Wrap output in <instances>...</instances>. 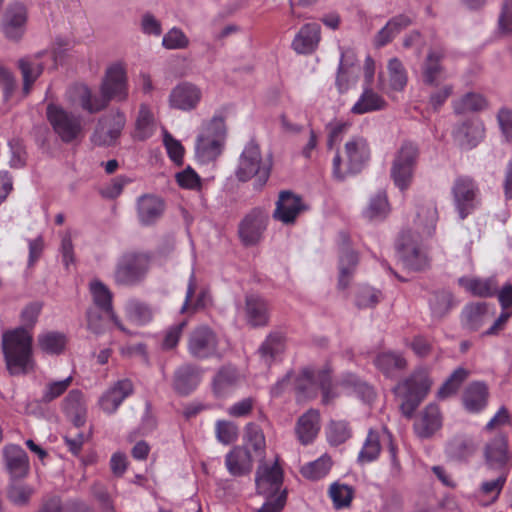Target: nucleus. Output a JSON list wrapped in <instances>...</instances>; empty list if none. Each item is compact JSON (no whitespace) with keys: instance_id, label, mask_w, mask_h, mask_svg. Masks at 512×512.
<instances>
[{"instance_id":"obj_1","label":"nucleus","mask_w":512,"mask_h":512,"mask_svg":"<svg viewBox=\"0 0 512 512\" xmlns=\"http://www.w3.org/2000/svg\"><path fill=\"white\" fill-rule=\"evenodd\" d=\"M438 220L437 209L432 206L422 207L415 220L417 239L410 231L404 232L397 246L398 257L403 265L414 271L424 269L428 264V259L421 242L431 237L435 232L436 222Z\"/></svg>"},{"instance_id":"obj_2","label":"nucleus","mask_w":512,"mask_h":512,"mask_svg":"<svg viewBox=\"0 0 512 512\" xmlns=\"http://www.w3.org/2000/svg\"><path fill=\"white\" fill-rule=\"evenodd\" d=\"M1 346L7 369L11 375L26 374L34 367L33 336L24 327L2 334Z\"/></svg>"},{"instance_id":"obj_3","label":"nucleus","mask_w":512,"mask_h":512,"mask_svg":"<svg viewBox=\"0 0 512 512\" xmlns=\"http://www.w3.org/2000/svg\"><path fill=\"white\" fill-rule=\"evenodd\" d=\"M272 158L264 157L255 140L244 146L235 169V176L241 182L254 179L256 189H261L268 181L272 170Z\"/></svg>"},{"instance_id":"obj_4","label":"nucleus","mask_w":512,"mask_h":512,"mask_svg":"<svg viewBox=\"0 0 512 512\" xmlns=\"http://www.w3.org/2000/svg\"><path fill=\"white\" fill-rule=\"evenodd\" d=\"M227 136L224 117L215 114L204 123L196 138L195 157L201 164H209L222 154Z\"/></svg>"},{"instance_id":"obj_5","label":"nucleus","mask_w":512,"mask_h":512,"mask_svg":"<svg viewBox=\"0 0 512 512\" xmlns=\"http://www.w3.org/2000/svg\"><path fill=\"white\" fill-rule=\"evenodd\" d=\"M370 158V148L365 138L354 136L344 145V155L339 152L332 160V175L338 181L359 173Z\"/></svg>"},{"instance_id":"obj_6","label":"nucleus","mask_w":512,"mask_h":512,"mask_svg":"<svg viewBox=\"0 0 512 512\" xmlns=\"http://www.w3.org/2000/svg\"><path fill=\"white\" fill-rule=\"evenodd\" d=\"M150 268V256L144 252L128 251L116 262L113 279L116 285L132 287L142 282Z\"/></svg>"},{"instance_id":"obj_7","label":"nucleus","mask_w":512,"mask_h":512,"mask_svg":"<svg viewBox=\"0 0 512 512\" xmlns=\"http://www.w3.org/2000/svg\"><path fill=\"white\" fill-rule=\"evenodd\" d=\"M432 381L427 371L418 369L394 388L395 394L402 399L400 408L406 417H411L430 390Z\"/></svg>"},{"instance_id":"obj_8","label":"nucleus","mask_w":512,"mask_h":512,"mask_svg":"<svg viewBox=\"0 0 512 512\" xmlns=\"http://www.w3.org/2000/svg\"><path fill=\"white\" fill-rule=\"evenodd\" d=\"M46 116L54 133L62 142L69 144L82 136L83 126L80 116L54 103L47 105Z\"/></svg>"},{"instance_id":"obj_9","label":"nucleus","mask_w":512,"mask_h":512,"mask_svg":"<svg viewBox=\"0 0 512 512\" xmlns=\"http://www.w3.org/2000/svg\"><path fill=\"white\" fill-rule=\"evenodd\" d=\"M187 348L189 354L198 360L220 359L223 356L218 335L205 325L195 328L189 334Z\"/></svg>"},{"instance_id":"obj_10","label":"nucleus","mask_w":512,"mask_h":512,"mask_svg":"<svg viewBox=\"0 0 512 512\" xmlns=\"http://www.w3.org/2000/svg\"><path fill=\"white\" fill-rule=\"evenodd\" d=\"M418 159V148L411 142H405L395 154L391 167V177L400 190H406L413 178Z\"/></svg>"},{"instance_id":"obj_11","label":"nucleus","mask_w":512,"mask_h":512,"mask_svg":"<svg viewBox=\"0 0 512 512\" xmlns=\"http://www.w3.org/2000/svg\"><path fill=\"white\" fill-rule=\"evenodd\" d=\"M454 205L460 219H465L479 204V188L469 176H458L452 186Z\"/></svg>"},{"instance_id":"obj_12","label":"nucleus","mask_w":512,"mask_h":512,"mask_svg":"<svg viewBox=\"0 0 512 512\" xmlns=\"http://www.w3.org/2000/svg\"><path fill=\"white\" fill-rule=\"evenodd\" d=\"M100 92L108 103L112 100L121 102L127 99V75L125 68L121 64H113L107 69L100 86Z\"/></svg>"},{"instance_id":"obj_13","label":"nucleus","mask_w":512,"mask_h":512,"mask_svg":"<svg viewBox=\"0 0 512 512\" xmlns=\"http://www.w3.org/2000/svg\"><path fill=\"white\" fill-rule=\"evenodd\" d=\"M269 222V214L262 208H254L239 224V237L246 246L257 244Z\"/></svg>"},{"instance_id":"obj_14","label":"nucleus","mask_w":512,"mask_h":512,"mask_svg":"<svg viewBox=\"0 0 512 512\" xmlns=\"http://www.w3.org/2000/svg\"><path fill=\"white\" fill-rule=\"evenodd\" d=\"M27 19V9L22 3L10 4L1 20V30L6 39L13 42L20 41L26 31Z\"/></svg>"},{"instance_id":"obj_15","label":"nucleus","mask_w":512,"mask_h":512,"mask_svg":"<svg viewBox=\"0 0 512 512\" xmlns=\"http://www.w3.org/2000/svg\"><path fill=\"white\" fill-rule=\"evenodd\" d=\"M133 393V382L128 378L119 379L101 394L98 405L105 414L113 415Z\"/></svg>"},{"instance_id":"obj_16","label":"nucleus","mask_w":512,"mask_h":512,"mask_svg":"<svg viewBox=\"0 0 512 512\" xmlns=\"http://www.w3.org/2000/svg\"><path fill=\"white\" fill-rule=\"evenodd\" d=\"M125 122V116L120 112L101 118L91 136L92 143L97 146L114 145L125 126Z\"/></svg>"},{"instance_id":"obj_17","label":"nucleus","mask_w":512,"mask_h":512,"mask_svg":"<svg viewBox=\"0 0 512 512\" xmlns=\"http://www.w3.org/2000/svg\"><path fill=\"white\" fill-rule=\"evenodd\" d=\"M495 316V308L485 302L466 304L461 312V325L469 332H476Z\"/></svg>"},{"instance_id":"obj_18","label":"nucleus","mask_w":512,"mask_h":512,"mask_svg":"<svg viewBox=\"0 0 512 512\" xmlns=\"http://www.w3.org/2000/svg\"><path fill=\"white\" fill-rule=\"evenodd\" d=\"M272 217L284 225H292L305 209L302 199L290 191H281Z\"/></svg>"},{"instance_id":"obj_19","label":"nucleus","mask_w":512,"mask_h":512,"mask_svg":"<svg viewBox=\"0 0 512 512\" xmlns=\"http://www.w3.org/2000/svg\"><path fill=\"white\" fill-rule=\"evenodd\" d=\"M47 54V50H41L34 54L21 57L17 61V67L22 76V93L24 96L30 94L34 83L43 73L44 64L40 60Z\"/></svg>"},{"instance_id":"obj_20","label":"nucleus","mask_w":512,"mask_h":512,"mask_svg":"<svg viewBox=\"0 0 512 512\" xmlns=\"http://www.w3.org/2000/svg\"><path fill=\"white\" fill-rule=\"evenodd\" d=\"M283 482V472L277 461L273 465L261 463L256 472L255 483L260 494L277 493Z\"/></svg>"},{"instance_id":"obj_21","label":"nucleus","mask_w":512,"mask_h":512,"mask_svg":"<svg viewBox=\"0 0 512 512\" xmlns=\"http://www.w3.org/2000/svg\"><path fill=\"white\" fill-rule=\"evenodd\" d=\"M202 379V370L193 364H183L179 366L173 375V389L182 396L192 393L200 384Z\"/></svg>"},{"instance_id":"obj_22","label":"nucleus","mask_w":512,"mask_h":512,"mask_svg":"<svg viewBox=\"0 0 512 512\" xmlns=\"http://www.w3.org/2000/svg\"><path fill=\"white\" fill-rule=\"evenodd\" d=\"M5 468L12 480L24 478L29 471V458L22 447L15 444L3 448Z\"/></svg>"},{"instance_id":"obj_23","label":"nucleus","mask_w":512,"mask_h":512,"mask_svg":"<svg viewBox=\"0 0 512 512\" xmlns=\"http://www.w3.org/2000/svg\"><path fill=\"white\" fill-rule=\"evenodd\" d=\"M201 97V90L197 86L184 82L172 89L169 95V104L172 108L190 111L197 107Z\"/></svg>"},{"instance_id":"obj_24","label":"nucleus","mask_w":512,"mask_h":512,"mask_svg":"<svg viewBox=\"0 0 512 512\" xmlns=\"http://www.w3.org/2000/svg\"><path fill=\"white\" fill-rule=\"evenodd\" d=\"M359 67L355 65V55L352 51L341 49V57L336 77V87L340 93L347 92L357 82Z\"/></svg>"},{"instance_id":"obj_25","label":"nucleus","mask_w":512,"mask_h":512,"mask_svg":"<svg viewBox=\"0 0 512 512\" xmlns=\"http://www.w3.org/2000/svg\"><path fill=\"white\" fill-rule=\"evenodd\" d=\"M484 127L477 118L469 119L457 125L453 130V137L463 149H472L483 138Z\"/></svg>"},{"instance_id":"obj_26","label":"nucleus","mask_w":512,"mask_h":512,"mask_svg":"<svg viewBox=\"0 0 512 512\" xmlns=\"http://www.w3.org/2000/svg\"><path fill=\"white\" fill-rule=\"evenodd\" d=\"M225 467L234 477L250 474L253 460L250 451L243 446H235L225 456Z\"/></svg>"},{"instance_id":"obj_27","label":"nucleus","mask_w":512,"mask_h":512,"mask_svg":"<svg viewBox=\"0 0 512 512\" xmlns=\"http://www.w3.org/2000/svg\"><path fill=\"white\" fill-rule=\"evenodd\" d=\"M388 86L384 77L379 75V88L389 94L391 91H402L407 85L408 76L403 63L398 58H391L387 64Z\"/></svg>"},{"instance_id":"obj_28","label":"nucleus","mask_w":512,"mask_h":512,"mask_svg":"<svg viewBox=\"0 0 512 512\" xmlns=\"http://www.w3.org/2000/svg\"><path fill=\"white\" fill-rule=\"evenodd\" d=\"M245 315L252 327H263L269 321L268 303L261 296L249 294L245 298Z\"/></svg>"},{"instance_id":"obj_29","label":"nucleus","mask_w":512,"mask_h":512,"mask_svg":"<svg viewBox=\"0 0 512 512\" xmlns=\"http://www.w3.org/2000/svg\"><path fill=\"white\" fill-rule=\"evenodd\" d=\"M285 349V338L279 332L270 333L257 350L260 361L267 367L275 363Z\"/></svg>"},{"instance_id":"obj_30","label":"nucleus","mask_w":512,"mask_h":512,"mask_svg":"<svg viewBox=\"0 0 512 512\" xmlns=\"http://www.w3.org/2000/svg\"><path fill=\"white\" fill-rule=\"evenodd\" d=\"M72 90L79 106L90 114L104 110L109 104L101 92L95 94L84 84L75 85Z\"/></svg>"},{"instance_id":"obj_31","label":"nucleus","mask_w":512,"mask_h":512,"mask_svg":"<svg viewBox=\"0 0 512 512\" xmlns=\"http://www.w3.org/2000/svg\"><path fill=\"white\" fill-rule=\"evenodd\" d=\"M320 431V413L318 410L310 409L299 417L295 432L303 445L311 443Z\"/></svg>"},{"instance_id":"obj_32","label":"nucleus","mask_w":512,"mask_h":512,"mask_svg":"<svg viewBox=\"0 0 512 512\" xmlns=\"http://www.w3.org/2000/svg\"><path fill=\"white\" fill-rule=\"evenodd\" d=\"M442 427V416L436 404H429L415 423L414 428L420 438H429Z\"/></svg>"},{"instance_id":"obj_33","label":"nucleus","mask_w":512,"mask_h":512,"mask_svg":"<svg viewBox=\"0 0 512 512\" xmlns=\"http://www.w3.org/2000/svg\"><path fill=\"white\" fill-rule=\"evenodd\" d=\"M320 30L317 23L305 24L292 42L293 49L299 54L312 53L320 41Z\"/></svg>"},{"instance_id":"obj_34","label":"nucleus","mask_w":512,"mask_h":512,"mask_svg":"<svg viewBox=\"0 0 512 512\" xmlns=\"http://www.w3.org/2000/svg\"><path fill=\"white\" fill-rule=\"evenodd\" d=\"M390 210L386 191L379 190L369 197L368 203L362 211V216L369 222H381L387 218Z\"/></svg>"},{"instance_id":"obj_35","label":"nucleus","mask_w":512,"mask_h":512,"mask_svg":"<svg viewBox=\"0 0 512 512\" xmlns=\"http://www.w3.org/2000/svg\"><path fill=\"white\" fill-rule=\"evenodd\" d=\"M90 292L93 297L95 305L103 312L109 314L111 320L120 330L125 331V328L123 327L118 317L113 312L112 293L109 290V288L103 282L99 280H94L90 283Z\"/></svg>"},{"instance_id":"obj_36","label":"nucleus","mask_w":512,"mask_h":512,"mask_svg":"<svg viewBox=\"0 0 512 512\" xmlns=\"http://www.w3.org/2000/svg\"><path fill=\"white\" fill-rule=\"evenodd\" d=\"M485 458L491 468L501 469L509 461L507 439L503 435H498L487 443L485 448Z\"/></svg>"},{"instance_id":"obj_37","label":"nucleus","mask_w":512,"mask_h":512,"mask_svg":"<svg viewBox=\"0 0 512 512\" xmlns=\"http://www.w3.org/2000/svg\"><path fill=\"white\" fill-rule=\"evenodd\" d=\"M63 410L76 427L84 425L87 408L83 393L80 390H71L63 401Z\"/></svg>"},{"instance_id":"obj_38","label":"nucleus","mask_w":512,"mask_h":512,"mask_svg":"<svg viewBox=\"0 0 512 512\" xmlns=\"http://www.w3.org/2000/svg\"><path fill=\"white\" fill-rule=\"evenodd\" d=\"M412 24V18L405 14L391 18L386 25L376 34L374 44L383 47L391 42L396 35Z\"/></svg>"},{"instance_id":"obj_39","label":"nucleus","mask_w":512,"mask_h":512,"mask_svg":"<svg viewBox=\"0 0 512 512\" xmlns=\"http://www.w3.org/2000/svg\"><path fill=\"white\" fill-rule=\"evenodd\" d=\"M240 382V375L232 366L222 367L213 379V391L217 397L230 394Z\"/></svg>"},{"instance_id":"obj_40","label":"nucleus","mask_w":512,"mask_h":512,"mask_svg":"<svg viewBox=\"0 0 512 512\" xmlns=\"http://www.w3.org/2000/svg\"><path fill=\"white\" fill-rule=\"evenodd\" d=\"M164 211L163 201L153 195H144L138 200V216L144 225H150L158 220Z\"/></svg>"},{"instance_id":"obj_41","label":"nucleus","mask_w":512,"mask_h":512,"mask_svg":"<svg viewBox=\"0 0 512 512\" xmlns=\"http://www.w3.org/2000/svg\"><path fill=\"white\" fill-rule=\"evenodd\" d=\"M294 389L299 400L315 398L319 389L317 371L304 368L294 381Z\"/></svg>"},{"instance_id":"obj_42","label":"nucleus","mask_w":512,"mask_h":512,"mask_svg":"<svg viewBox=\"0 0 512 512\" xmlns=\"http://www.w3.org/2000/svg\"><path fill=\"white\" fill-rule=\"evenodd\" d=\"M458 282L460 286L474 296L492 297L497 293V280L495 277L485 279L461 277Z\"/></svg>"},{"instance_id":"obj_43","label":"nucleus","mask_w":512,"mask_h":512,"mask_svg":"<svg viewBox=\"0 0 512 512\" xmlns=\"http://www.w3.org/2000/svg\"><path fill=\"white\" fill-rule=\"evenodd\" d=\"M386 101L369 86H365L362 94L352 106L351 112L362 115L384 109Z\"/></svg>"},{"instance_id":"obj_44","label":"nucleus","mask_w":512,"mask_h":512,"mask_svg":"<svg viewBox=\"0 0 512 512\" xmlns=\"http://www.w3.org/2000/svg\"><path fill=\"white\" fill-rule=\"evenodd\" d=\"M443 53L438 50H430L423 64V81L425 84L434 86L444 79L441 60Z\"/></svg>"},{"instance_id":"obj_45","label":"nucleus","mask_w":512,"mask_h":512,"mask_svg":"<svg viewBox=\"0 0 512 512\" xmlns=\"http://www.w3.org/2000/svg\"><path fill=\"white\" fill-rule=\"evenodd\" d=\"M37 343L42 352L49 355H60L65 350L67 338L61 332L46 331L38 335Z\"/></svg>"},{"instance_id":"obj_46","label":"nucleus","mask_w":512,"mask_h":512,"mask_svg":"<svg viewBox=\"0 0 512 512\" xmlns=\"http://www.w3.org/2000/svg\"><path fill=\"white\" fill-rule=\"evenodd\" d=\"M488 390L484 383L470 384L463 396L465 408L471 412H478L486 406Z\"/></svg>"},{"instance_id":"obj_47","label":"nucleus","mask_w":512,"mask_h":512,"mask_svg":"<svg viewBox=\"0 0 512 512\" xmlns=\"http://www.w3.org/2000/svg\"><path fill=\"white\" fill-rule=\"evenodd\" d=\"M357 264V253L349 248L343 249L339 259L338 286L340 289H346L348 287Z\"/></svg>"},{"instance_id":"obj_48","label":"nucleus","mask_w":512,"mask_h":512,"mask_svg":"<svg viewBox=\"0 0 512 512\" xmlns=\"http://www.w3.org/2000/svg\"><path fill=\"white\" fill-rule=\"evenodd\" d=\"M374 364L386 377H393L395 372L405 369L407 362L400 353L383 352L375 358Z\"/></svg>"},{"instance_id":"obj_49","label":"nucleus","mask_w":512,"mask_h":512,"mask_svg":"<svg viewBox=\"0 0 512 512\" xmlns=\"http://www.w3.org/2000/svg\"><path fill=\"white\" fill-rule=\"evenodd\" d=\"M476 450L471 438L456 436L446 445V454L453 459L462 460L470 457Z\"/></svg>"},{"instance_id":"obj_50","label":"nucleus","mask_w":512,"mask_h":512,"mask_svg":"<svg viewBox=\"0 0 512 512\" xmlns=\"http://www.w3.org/2000/svg\"><path fill=\"white\" fill-rule=\"evenodd\" d=\"M328 494L335 509L340 510L350 506L354 497V490L351 486L334 482L330 485Z\"/></svg>"},{"instance_id":"obj_51","label":"nucleus","mask_w":512,"mask_h":512,"mask_svg":"<svg viewBox=\"0 0 512 512\" xmlns=\"http://www.w3.org/2000/svg\"><path fill=\"white\" fill-rule=\"evenodd\" d=\"M381 451L379 434L374 430H369L366 440L358 454V462L366 464L375 461Z\"/></svg>"},{"instance_id":"obj_52","label":"nucleus","mask_w":512,"mask_h":512,"mask_svg":"<svg viewBox=\"0 0 512 512\" xmlns=\"http://www.w3.org/2000/svg\"><path fill=\"white\" fill-rule=\"evenodd\" d=\"M194 292H195V277H194V274L192 273L190 276V279H189L185 301L181 307V313H184V312L190 311V310L192 312H194L198 309L206 307L211 302V297H210L209 292L205 289H202L199 292L195 303L190 306L189 302H190L192 296L194 295Z\"/></svg>"},{"instance_id":"obj_53","label":"nucleus","mask_w":512,"mask_h":512,"mask_svg":"<svg viewBox=\"0 0 512 512\" xmlns=\"http://www.w3.org/2000/svg\"><path fill=\"white\" fill-rule=\"evenodd\" d=\"M331 469V460L327 456H321L315 461L302 466L301 474L310 480H319L325 477Z\"/></svg>"},{"instance_id":"obj_54","label":"nucleus","mask_w":512,"mask_h":512,"mask_svg":"<svg viewBox=\"0 0 512 512\" xmlns=\"http://www.w3.org/2000/svg\"><path fill=\"white\" fill-rule=\"evenodd\" d=\"M154 131V118L146 105H141L136 121L135 137L139 140L149 138Z\"/></svg>"},{"instance_id":"obj_55","label":"nucleus","mask_w":512,"mask_h":512,"mask_svg":"<svg viewBox=\"0 0 512 512\" xmlns=\"http://www.w3.org/2000/svg\"><path fill=\"white\" fill-rule=\"evenodd\" d=\"M162 47L167 50H183L189 47L190 40L179 27H172L162 38Z\"/></svg>"},{"instance_id":"obj_56","label":"nucleus","mask_w":512,"mask_h":512,"mask_svg":"<svg viewBox=\"0 0 512 512\" xmlns=\"http://www.w3.org/2000/svg\"><path fill=\"white\" fill-rule=\"evenodd\" d=\"M351 437V429L346 421H331L327 428V439L332 445H340Z\"/></svg>"},{"instance_id":"obj_57","label":"nucleus","mask_w":512,"mask_h":512,"mask_svg":"<svg viewBox=\"0 0 512 512\" xmlns=\"http://www.w3.org/2000/svg\"><path fill=\"white\" fill-rule=\"evenodd\" d=\"M126 314L128 319L137 325H144L152 319L150 308L138 301H130L126 305Z\"/></svg>"},{"instance_id":"obj_58","label":"nucleus","mask_w":512,"mask_h":512,"mask_svg":"<svg viewBox=\"0 0 512 512\" xmlns=\"http://www.w3.org/2000/svg\"><path fill=\"white\" fill-rule=\"evenodd\" d=\"M485 98L479 94L467 93L459 101L455 102L454 109L456 113H465L468 111H479L486 107Z\"/></svg>"},{"instance_id":"obj_59","label":"nucleus","mask_w":512,"mask_h":512,"mask_svg":"<svg viewBox=\"0 0 512 512\" xmlns=\"http://www.w3.org/2000/svg\"><path fill=\"white\" fill-rule=\"evenodd\" d=\"M429 304L435 317H443L451 308L452 294L449 291L435 292L430 298Z\"/></svg>"},{"instance_id":"obj_60","label":"nucleus","mask_w":512,"mask_h":512,"mask_svg":"<svg viewBox=\"0 0 512 512\" xmlns=\"http://www.w3.org/2000/svg\"><path fill=\"white\" fill-rule=\"evenodd\" d=\"M32 493V487L24 483L15 482V480H12L9 484L7 491L9 500L19 506L27 504Z\"/></svg>"},{"instance_id":"obj_61","label":"nucleus","mask_w":512,"mask_h":512,"mask_svg":"<svg viewBox=\"0 0 512 512\" xmlns=\"http://www.w3.org/2000/svg\"><path fill=\"white\" fill-rule=\"evenodd\" d=\"M467 376V370L462 367L457 368L439 389L438 396L440 398H446L454 394Z\"/></svg>"},{"instance_id":"obj_62","label":"nucleus","mask_w":512,"mask_h":512,"mask_svg":"<svg viewBox=\"0 0 512 512\" xmlns=\"http://www.w3.org/2000/svg\"><path fill=\"white\" fill-rule=\"evenodd\" d=\"M73 380L72 376H68L63 380L59 381H53L46 385L42 396H41V402L42 403H50L59 396H61L71 385Z\"/></svg>"},{"instance_id":"obj_63","label":"nucleus","mask_w":512,"mask_h":512,"mask_svg":"<svg viewBox=\"0 0 512 512\" xmlns=\"http://www.w3.org/2000/svg\"><path fill=\"white\" fill-rule=\"evenodd\" d=\"M317 380L319 389L322 391V403L328 405L338 396L334 391L330 370L326 368L317 370Z\"/></svg>"},{"instance_id":"obj_64","label":"nucleus","mask_w":512,"mask_h":512,"mask_svg":"<svg viewBox=\"0 0 512 512\" xmlns=\"http://www.w3.org/2000/svg\"><path fill=\"white\" fill-rule=\"evenodd\" d=\"M381 299V292L370 286H362L356 295V305L359 308H371L376 306Z\"/></svg>"}]
</instances>
